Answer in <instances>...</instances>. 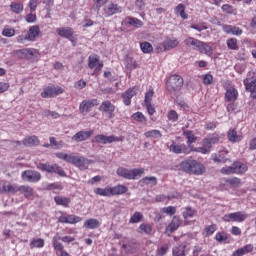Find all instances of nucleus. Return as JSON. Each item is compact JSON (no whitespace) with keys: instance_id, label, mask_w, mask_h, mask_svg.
I'll return each mask as SVG.
<instances>
[{"instance_id":"1","label":"nucleus","mask_w":256,"mask_h":256,"mask_svg":"<svg viewBox=\"0 0 256 256\" xmlns=\"http://www.w3.org/2000/svg\"><path fill=\"white\" fill-rule=\"evenodd\" d=\"M56 157L58 159H62L66 163H71L74 167L80 169V171H85L89 169V165H91L92 161L83 157V156H75L73 154H67L63 152L56 153Z\"/></svg>"},{"instance_id":"48","label":"nucleus","mask_w":256,"mask_h":256,"mask_svg":"<svg viewBox=\"0 0 256 256\" xmlns=\"http://www.w3.org/2000/svg\"><path fill=\"white\" fill-rule=\"evenodd\" d=\"M125 66L131 70L137 67V62L132 57L127 56L125 59Z\"/></svg>"},{"instance_id":"37","label":"nucleus","mask_w":256,"mask_h":256,"mask_svg":"<svg viewBox=\"0 0 256 256\" xmlns=\"http://www.w3.org/2000/svg\"><path fill=\"white\" fill-rule=\"evenodd\" d=\"M138 233L141 235H151V233H153V226H151V224L143 223L138 227Z\"/></svg>"},{"instance_id":"23","label":"nucleus","mask_w":256,"mask_h":256,"mask_svg":"<svg viewBox=\"0 0 256 256\" xmlns=\"http://www.w3.org/2000/svg\"><path fill=\"white\" fill-rule=\"evenodd\" d=\"M135 95H137V88L133 87L128 89L127 91H125L122 94V99H123V103L124 105H131V99H133V97H135Z\"/></svg>"},{"instance_id":"45","label":"nucleus","mask_w":256,"mask_h":256,"mask_svg":"<svg viewBox=\"0 0 256 256\" xmlns=\"http://www.w3.org/2000/svg\"><path fill=\"white\" fill-rule=\"evenodd\" d=\"M140 49L142 53H145V54L152 53L153 45H151V43L149 42H142L140 43Z\"/></svg>"},{"instance_id":"44","label":"nucleus","mask_w":256,"mask_h":256,"mask_svg":"<svg viewBox=\"0 0 256 256\" xmlns=\"http://www.w3.org/2000/svg\"><path fill=\"white\" fill-rule=\"evenodd\" d=\"M185 244L175 246L172 250V256H185Z\"/></svg>"},{"instance_id":"53","label":"nucleus","mask_w":256,"mask_h":256,"mask_svg":"<svg viewBox=\"0 0 256 256\" xmlns=\"http://www.w3.org/2000/svg\"><path fill=\"white\" fill-rule=\"evenodd\" d=\"M133 119L135 121H138L139 123H147V118H145V115L141 112H136L132 115Z\"/></svg>"},{"instance_id":"39","label":"nucleus","mask_w":256,"mask_h":256,"mask_svg":"<svg viewBox=\"0 0 256 256\" xmlns=\"http://www.w3.org/2000/svg\"><path fill=\"white\" fill-rule=\"evenodd\" d=\"M23 145L25 147H36V145H39V138L37 136H30L23 140Z\"/></svg>"},{"instance_id":"18","label":"nucleus","mask_w":256,"mask_h":256,"mask_svg":"<svg viewBox=\"0 0 256 256\" xmlns=\"http://www.w3.org/2000/svg\"><path fill=\"white\" fill-rule=\"evenodd\" d=\"M122 249H124L126 253L133 254L139 250V245H137L134 240H127V238H125L122 240Z\"/></svg>"},{"instance_id":"49","label":"nucleus","mask_w":256,"mask_h":256,"mask_svg":"<svg viewBox=\"0 0 256 256\" xmlns=\"http://www.w3.org/2000/svg\"><path fill=\"white\" fill-rule=\"evenodd\" d=\"M30 247H36L41 249L42 247H45V240L42 238L34 239L30 242Z\"/></svg>"},{"instance_id":"46","label":"nucleus","mask_w":256,"mask_h":256,"mask_svg":"<svg viewBox=\"0 0 256 256\" xmlns=\"http://www.w3.org/2000/svg\"><path fill=\"white\" fill-rule=\"evenodd\" d=\"M59 240H61V237L54 236L52 243H53V247H54L55 251L61 252V251H63L64 247H63V244L61 242H59Z\"/></svg>"},{"instance_id":"38","label":"nucleus","mask_w":256,"mask_h":256,"mask_svg":"<svg viewBox=\"0 0 256 256\" xmlns=\"http://www.w3.org/2000/svg\"><path fill=\"white\" fill-rule=\"evenodd\" d=\"M23 3L20 2H12L10 4V11L14 13L15 15H21L23 13Z\"/></svg>"},{"instance_id":"21","label":"nucleus","mask_w":256,"mask_h":256,"mask_svg":"<svg viewBox=\"0 0 256 256\" xmlns=\"http://www.w3.org/2000/svg\"><path fill=\"white\" fill-rule=\"evenodd\" d=\"M229 153L227 150H220L218 153H213L211 159L214 163H227L229 158L225 157Z\"/></svg>"},{"instance_id":"24","label":"nucleus","mask_w":256,"mask_h":256,"mask_svg":"<svg viewBox=\"0 0 256 256\" xmlns=\"http://www.w3.org/2000/svg\"><path fill=\"white\" fill-rule=\"evenodd\" d=\"M41 29L35 25L29 28L27 35L24 37L25 41H34L39 37Z\"/></svg>"},{"instance_id":"25","label":"nucleus","mask_w":256,"mask_h":256,"mask_svg":"<svg viewBox=\"0 0 256 256\" xmlns=\"http://www.w3.org/2000/svg\"><path fill=\"white\" fill-rule=\"evenodd\" d=\"M19 189L20 186L17 184L4 183L0 188V193H10L11 195H15V193L19 192Z\"/></svg>"},{"instance_id":"13","label":"nucleus","mask_w":256,"mask_h":256,"mask_svg":"<svg viewBox=\"0 0 256 256\" xmlns=\"http://www.w3.org/2000/svg\"><path fill=\"white\" fill-rule=\"evenodd\" d=\"M170 153H175L176 155H189L191 153V150L187 147L185 144H178L175 141H172L170 147H169Z\"/></svg>"},{"instance_id":"2","label":"nucleus","mask_w":256,"mask_h":256,"mask_svg":"<svg viewBox=\"0 0 256 256\" xmlns=\"http://www.w3.org/2000/svg\"><path fill=\"white\" fill-rule=\"evenodd\" d=\"M180 168L189 175H203V173L206 171L203 163L193 159H188L181 162Z\"/></svg>"},{"instance_id":"15","label":"nucleus","mask_w":256,"mask_h":256,"mask_svg":"<svg viewBox=\"0 0 256 256\" xmlns=\"http://www.w3.org/2000/svg\"><path fill=\"white\" fill-rule=\"evenodd\" d=\"M63 91L64 90L61 87H46L41 93V97H43V99H51V97H57V95H61Z\"/></svg>"},{"instance_id":"63","label":"nucleus","mask_w":256,"mask_h":256,"mask_svg":"<svg viewBox=\"0 0 256 256\" xmlns=\"http://www.w3.org/2000/svg\"><path fill=\"white\" fill-rule=\"evenodd\" d=\"M216 231H217V225L215 224H212L205 228V233L208 237L213 235V233H215Z\"/></svg>"},{"instance_id":"60","label":"nucleus","mask_w":256,"mask_h":256,"mask_svg":"<svg viewBox=\"0 0 256 256\" xmlns=\"http://www.w3.org/2000/svg\"><path fill=\"white\" fill-rule=\"evenodd\" d=\"M162 213H166V215H175L177 213V208L175 206H168L162 208Z\"/></svg>"},{"instance_id":"20","label":"nucleus","mask_w":256,"mask_h":256,"mask_svg":"<svg viewBox=\"0 0 256 256\" xmlns=\"http://www.w3.org/2000/svg\"><path fill=\"white\" fill-rule=\"evenodd\" d=\"M89 69H95V71H101L103 64L99 62V56L92 54L88 58Z\"/></svg>"},{"instance_id":"51","label":"nucleus","mask_w":256,"mask_h":256,"mask_svg":"<svg viewBox=\"0 0 256 256\" xmlns=\"http://www.w3.org/2000/svg\"><path fill=\"white\" fill-rule=\"evenodd\" d=\"M226 45L228 49H231L232 51H236V49L239 48V46L237 45V38L228 39Z\"/></svg>"},{"instance_id":"12","label":"nucleus","mask_w":256,"mask_h":256,"mask_svg":"<svg viewBox=\"0 0 256 256\" xmlns=\"http://www.w3.org/2000/svg\"><path fill=\"white\" fill-rule=\"evenodd\" d=\"M95 142L96 143H102V145H107V143H115V142H123L125 137L121 136V137H117L114 135L111 136H105L103 134L97 135L95 136Z\"/></svg>"},{"instance_id":"58","label":"nucleus","mask_w":256,"mask_h":256,"mask_svg":"<svg viewBox=\"0 0 256 256\" xmlns=\"http://www.w3.org/2000/svg\"><path fill=\"white\" fill-rule=\"evenodd\" d=\"M220 173L222 175H235L233 164L231 166H225L220 170Z\"/></svg>"},{"instance_id":"16","label":"nucleus","mask_w":256,"mask_h":256,"mask_svg":"<svg viewBox=\"0 0 256 256\" xmlns=\"http://www.w3.org/2000/svg\"><path fill=\"white\" fill-rule=\"evenodd\" d=\"M99 105V100L91 99V100H83L79 105L80 113H89L92 107H97Z\"/></svg>"},{"instance_id":"28","label":"nucleus","mask_w":256,"mask_h":256,"mask_svg":"<svg viewBox=\"0 0 256 256\" xmlns=\"http://www.w3.org/2000/svg\"><path fill=\"white\" fill-rule=\"evenodd\" d=\"M95 195H99L100 197H113L112 186H106L105 188H96L94 189Z\"/></svg>"},{"instance_id":"22","label":"nucleus","mask_w":256,"mask_h":256,"mask_svg":"<svg viewBox=\"0 0 256 256\" xmlns=\"http://www.w3.org/2000/svg\"><path fill=\"white\" fill-rule=\"evenodd\" d=\"M237 97H239V92L235 87L230 86L229 88H226V101H228L229 103H235V101H237Z\"/></svg>"},{"instance_id":"36","label":"nucleus","mask_w":256,"mask_h":256,"mask_svg":"<svg viewBox=\"0 0 256 256\" xmlns=\"http://www.w3.org/2000/svg\"><path fill=\"white\" fill-rule=\"evenodd\" d=\"M19 193H21L26 199H29V197H33L34 190L31 186L21 185Z\"/></svg>"},{"instance_id":"31","label":"nucleus","mask_w":256,"mask_h":256,"mask_svg":"<svg viewBox=\"0 0 256 256\" xmlns=\"http://www.w3.org/2000/svg\"><path fill=\"white\" fill-rule=\"evenodd\" d=\"M196 50L199 51V53L208 55L209 57L213 55V48H211V46L207 45L203 41H200V44H198V48Z\"/></svg>"},{"instance_id":"14","label":"nucleus","mask_w":256,"mask_h":256,"mask_svg":"<svg viewBox=\"0 0 256 256\" xmlns=\"http://www.w3.org/2000/svg\"><path fill=\"white\" fill-rule=\"evenodd\" d=\"M15 55L18 57V59H31V57H37L39 52L35 48H25L17 50Z\"/></svg>"},{"instance_id":"59","label":"nucleus","mask_w":256,"mask_h":256,"mask_svg":"<svg viewBox=\"0 0 256 256\" xmlns=\"http://www.w3.org/2000/svg\"><path fill=\"white\" fill-rule=\"evenodd\" d=\"M3 37H15V29L5 27L2 31Z\"/></svg>"},{"instance_id":"40","label":"nucleus","mask_w":256,"mask_h":256,"mask_svg":"<svg viewBox=\"0 0 256 256\" xmlns=\"http://www.w3.org/2000/svg\"><path fill=\"white\" fill-rule=\"evenodd\" d=\"M227 137L229 139V141H231L232 143H239V141H241V139H243V137L239 134H237V131L235 130H229Z\"/></svg>"},{"instance_id":"56","label":"nucleus","mask_w":256,"mask_h":256,"mask_svg":"<svg viewBox=\"0 0 256 256\" xmlns=\"http://www.w3.org/2000/svg\"><path fill=\"white\" fill-rule=\"evenodd\" d=\"M128 24L137 28L143 27V22L137 18H128Z\"/></svg>"},{"instance_id":"50","label":"nucleus","mask_w":256,"mask_h":256,"mask_svg":"<svg viewBox=\"0 0 256 256\" xmlns=\"http://www.w3.org/2000/svg\"><path fill=\"white\" fill-rule=\"evenodd\" d=\"M183 218L186 219H191L193 215H195V210H193L191 207H185L183 212H182Z\"/></svg>"},{"instance_id":"3","label":"nucleus","mask_w":256,"mask_h":256,"mask_svg":"<svg viewBox=\"0 0 256 256\" xmlns=\"http://www.w3.org/2000/svg\"><path fill=\"white\" fill-rule=\"evenodd\" d=\"M118 177L128 179L129 181H135L137 177H141L145 173V168L127 169L125 167H119L116 171Z\"/></svg>"},{"instance_id":"32","label":"nucleus","mask_w":256,"mask_h":256,"mask_svg":"<svg viewBox=\"0 0 256 256\" xmlns=\"http://www.w3.org/2000/svg\"><path fill=\"white\" fill-rule=\"evenodd\" d=\"M253 245L252 244H247L242 248L237 249L232 253L231 256H243L247 255V253H251L253 251Z\"/></svg>"},{"instance_id":"55","label":"nucleus","mask_w":256,"mask_h":256,"mask_svg":"<svg viewBox=\"0 0 256 256\" xmlns=\"http://www.w3.org/2000/svg\"><path fill=\"white\" fill-rule=\"evenodd\" d=\"M167 117L169 121H172V123H175L176 121L179 120V114H177V111L175 110H170L168 112Z\"/></svg>"},{"instance_id":"26","label":"nucleus","mask_w":256,"mask_h":256,"mask_svg":"<svg viewBox=\"0 0 256 256\" xmlns=\"http://www.w3.org/2000/svg\"><path fill=\"white\" fill-rule=\"evenodd\" d=\"M56 33H58L59 37H63L64 39L71 41L74 31L71 27H61L56 29Z\"/></svg>"},{"instance_id":"34","label":"nucleus","mask_w":256,"mask_h":256,"mask_svg":"<svg viewBox=\"0 0 256 256\" xmlns=\"http://www.w3.org/2000/svg\"><path fill=\"white\" fill-rule=\"evenodd\" d=\"M85 229H99L101 222L95 218H90L84 222Z\"/></svg>"},{"instance_id":"7","label":"nucleus","mask_w":256,"mask_h":256,"mask_svg":"<svg viewBox=\"0 0 256 256\" xmlns=\"http://www.w3.org/2000/svg\"><path fill=\"white\" fill-rule=\"evenodd\" d=\"M37 169L40 171H46L47 173H57L60 175V177H65V171L59 167L57 164H45V163H40L37 165Z\"/></svg>"},{"instance_id":"41","label":"nucleus","mask_w":256,"mask_h":256,"mask_svg":"<svg viewBox=\"0 0 256 256\" xmlns=\"http://www.w3.org/2000/svg\"><path fill=\"white\" fill-rule=\"evenodd\" d=\"M184 43L187 47H193V49H198L201 40H197L196 38L193 37H188L184 40Z\"/></svg>"},{"instance_id":"27","label":"nucleus","mask_w":256,"mask_h":256,"mask_svg":"<svg viewBox=\"0 0 256 256\" xmlns=\"http://www.w3.org/2000/svg\"><path fill=\"white\" fill-rule=\"evenodd\" d=\"M181 225V219L178 216H174L171 223H169L166 227V233H175L179 229Z\"/></svg>"},{"instance_id":"33","label":"nucleus","mask_w":256,"mask_h":256,"mask_svg":"<svg viewBox=\"0 0 256 256\" xmlns=\"http://www.w3.org/2000/svg\"><path fill=\"white\" fill-rule=\"evenodd\" d=\"M234 169V174L236 175H243V173H247V170L249 169L245 164L241 162H235L232 164Z\"/></svg>"},{"instance_id":"43","label":"nucleus","mask_w":256,"mask_h":256,"mask_svg":"<svg viewBox=\"0 0 256 256\" xmlns=\"http://www.w3.org/2000/svg\"><path fill=\"white\" fill-rule=\"evenodd\" d=\"M54 201L56 205H61L62 207H69V203H71V199L61 196H56Z\"/></svg>"},{"instance_id":"4","label":"nucleus","mask_w":256,"mask_h":256,"mask_svg":"<svg viewBox=\"0 0 256 256\" xmlns=\"http://www.w3.org/2000/svg\"><path fill=\"white\" fill-rule=\"evenodd\" d=\"M183 77L180 75L174 74L169 77L166 87L169 93H175V91H181V87H183Z\"/></svg>"},{"instance_id":"19","label":"nucleus","mask_w":256,"mask_h":256,"mask_svg":"<svg viewBox=\"0 0 256 256\" xmlns=\"http://www.w3.org/2000/svg\"><path fill=\"white\" fill-rule=\"evenodd\" d=\"M94 131L88 130V131H79L74 136H72V141H75L76 143H81L82 141H87L92 135Z\"/></svg>"},{"instance_id":"17","label":"nucleus","mask_w":256,"mask_h":256,"mask_svg":"<svg viewBox=\"0 0 256 256\" xmlns=\"http://www.w3.org/2000/svg\"><path fill=\"white\" fill-rule=\"evenodd\" d=\"M80 221H83V218L73 214L61 215L58 217L59 223H67L68 225H75L76 223H80Z\"/></svg>"},{"instance_id":"6","label":"nucleus","mask_w":256,"mask_h":256,"mask_svg":"<svg viewBox=\"0 0 256 256\" xmlns=\"http://www.w3.org/2000/svg\"><path fill=\"white\" fill-rule=\"evenodd\" d=\"M247 217H249L247 213L243 211H238L225 214L222 219L223 221H225V223H243V221H245Z\"/></svg>"},{"instance_id":"47","label":"nucleus","mask_w":256,"mask_h":256,"mask_svg":"<svg viewBox=\"0 0 256 256\" xmlns=\"http://www.w3.org/2000/svg\"><path fill=\"white\" fill-rule=\"evenodd\" d=\"M143 220V213L141 212H135L129 220V223L133 224V223H140V221Z\"/></svg>"},{"instance_id":"11","label":"nucleus","mask_w":256,"mask_h":256,"mask_svg":"<svg viewBox=\"0 0 256 256\" xmlns=\"http://www.w3.org/2000/svg\"><path fill=\"white\" fill-rule=\"evenodd\" d=\"M21 177L23 181H27L28 183H39V181H41V173L34 170L22 172Z\"/></svg>"},{"instance_id":"57","label":"nucleus","mask_w":256,"mask_h":256,"mask_svg":"<svg viewBox=\"0 0 256 256\" xmlns=\"http://www.w3.org/2000/svg\"><path fill=\"white\" fill-rule=\"evenodd\" d=\"M49 141H50V145L52 147H54V149H63V142L62 141L57 142V140H55V137H50Z\"/></svg>"},{"instance_id":"54","label":"nucleus","mask_w":256,"mask_h":256,"mask_svg":"<svg viewBox=\"0 0 256 256\" xmlns=\"http://www.w3.org/2000/svg\"><path fill=\"white\" fill-rule=\"evenodd\" d=\"M191 152L202 153V155H209V153H211V150L207 149L202 145L201 147H198V148H195V147L191 148Z\"/></svg>"},{"instance_id":"10","label":"nucleus","mask_w":256,"mask_h":256,"mask_svg":"<svg viewBox=\"0 0 256 256\" xmlns=\"http://www.w3.org/2000/svg\"><path fill=\"white\" fill-rule=\"evenodd\" d=\"M99 111L101 113H105L109 119H113V117H115V106L109 100H105L100 104Z\"/></svg>"},{"instance_id":"29","label":"nucleus","mask_w":256,"mask_h":256,"mask_svg":"<svg viewBox=\"0 0 256 256\" xmlns=\"http://www.w3.org/2000/svg\"><path fill=\"white\" fill-rule=\"evenodd\" d=\"M141 187H155L157 185V177L146 176L140 180Z\"/></svg>"},{"instance_id":"62","label":"nucleus","mask_w":256,"mask_h":256,"mask_svg":"<svg viewBox=\"0 0 256 256\" xmlns=\"http://www.w3.org/2000/svg\"><path fill=\"white\" fill-rule=\"evenodd\" d=\"M202 79L204 85H211V83H213V75H211L210 73L203 75Z\"/></svg>"},{"instance_id":"30","label":"nucleus","mask_w":256,"mask_h":256,"mask_svg":"<svg viewBox=\"0 0 256 256\" xmlns=\"http://www.w3.org/2000/svg\"><path fill=\"white\" fill-rule=\"evenodd\" d=\"M183 135L187 139V148L190 149L191 152V148H194L193 143L197 141V137H195V134H193L191 130L184 131Z\"/></svg>"},{"instance_id":"35","label":"nucleus","mask_w":256,"mask_h":256,"mask_svg":"<svg viewBox=\"0 0 256 256\" xmlns=\"http://www.w3.org/2000/svg\"><path fill=\"white\" fill-rule=\"evenodd\" d=\"M129 189L125 185H117V186H112V197H115L117 195H124V193H127Z\"/></svg>"},{"instance_id":"9","label":"nucleus","mask_w":256,"mask_h":256,"mask_svg":"<svg viewBox=\"0 0 256 256\" xmlns=\"http://www.w3.org/2000/svg\"><path fill=\"white\" fill-rule=\"evenodd\" d=\"M104 17H113L123 12V8L118 4L110 2L103 7Z\"/></svg>"},{"instance_id":"61","label":"nucleus","mask_w":256,"mask_h":256,"mask_svg":"<svg viewBox=\"0 0 256 256\" xmlns=\"http://www.w3.org/2000/svg\"><path fill=\"white\" fill-rule=\"evenodd\" d=\"M215 239L216 241H218L219 243H225V241H227L228 237L227 234L223 233V232H218L215 235Z\"/></svg>"},{"instance_id":"52","label":"nucleus","mask_w":256,"mask_h":256,"mask_svg":"<svg viewBox=\"0 0 256 256\" xmlns=\"http://www.w3.org/2000/svg\"><path fill=\"white\" fill-rule=\"evenodd\" d=\"M176 13H177V15H180V17L182 19H187L188 18L187 13H185V5H183V4H179L176 7Z\"/></svg>"},{"instance_id":"64","label":"nucleus","mask_w":256,"mask_h":256,"mask_svg":"<svg viewBox=\"0 0 256 256\" xmlns=\"http://www.w3.org/2000/svg\"><path fill=\"white\" fill-rule=\"evenodd\" d=\"M75 89H85L87 87V82L83 79L78 80L75 84H74Z\"/></svg>"},{"instance_id":"8","label":"nucleus","mask_w":256,"mask_h":256,"mask_svg":"<svg viewBox=\"0 0 256 256\" xmlns=\"http://www.w3.org/2000/svg\"><path fill=\"white\" fill-rule=\"evenodd\" d=\"M179 46V39L175 37H167L164 42L157 47L159 51H171V49H175V47Z\"/></svg>"},{"instance_id":"5","label":"nucleus","mask_w":256,"mask_h":256,"mask_svg":"<svg viewBox=\"0 0 256 256\" xmlns=\"http://www.w3.org/2000/svg\"><path fill=\"white\" fill-rule=\"evenodd\" d=\"M246 91L250 93L253 99H256V73L249 72L247 78L243 81Z\"/></svg>"},{"instance_id":"42","label":"nucleus","mask_w":256,"mask_h":256,"mask_svg":"<svg viewBox=\"0 0 256 256\" xmlns=\"http://www.w3.org/2000/svg\"><path fill=\"white\" fill-rule=\"evenodd\" d=\"M144 136L147 139H161V137H163L159 130H149L144 134Z\"/></svg>"}]
</instances>
